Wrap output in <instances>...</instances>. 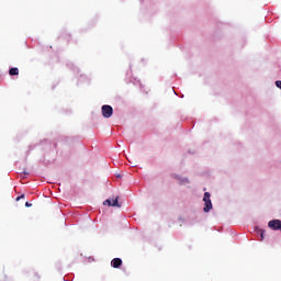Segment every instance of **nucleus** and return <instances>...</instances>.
Instances as JSON below:
<instances>
[{
	"mask_svg": "<svg viewBox=\"0 0 281 281\" xmlns=\"http://www.w3.org/2000/svg\"><path fill=\"white\" fill-rule=\"evenodd\" d=\"M21 199H25V194H22L21 196H18L16 201H21Z\"/></svg>",
	"mask_w": 281,
	"mask_h": 281,
	"instance_id": "nucleus-9",
	"label": "nucleus"
},
{
	"mask_svg": "<svg viewBox=\"0 0 281 281\" xmlns=\"http://www.w3.org/2000/svg\"><path fill=\"white\" fill-rule=\"evenodd\" d=\"M112 207H120V202L117 201V198L112 201Z\"/></svg>",
	"mask_w": 281,
	"mask_h": 281,
	"instance_id": "nucleus-5",
	"label": "nucleus"
},
{
	"mask_svg": "<svg viewBox=\"0 0 281 281\" xmlns=\"http://www.w3.org/2000/svg\"><path fill=\"white\" fill-rule=\"evenodd\" d=\"M210 196H211L210 192L204 193V198H203V201L205 203V206L203 209L204 212H210V210H212V200L210 199Z\"/></svg>",
	"mask_w": 281,
	"mask_h": 281,
	"instance_id": "nucleus-1",
	"label": "nucleus"
},
{
	"mask_svg": "<svg viewBox=\"0 0 281 281\" xmlns=\"http://www.w3.org/2000/svg\"><path fill=\"white\" fill-rule=\"evenodd\" d=\"M184 183H188V179L180 180V186H183Z\"/></svg>",
	"mask_w": 281,
	"mask_h": 281,
	"instance_id": "nucleus-8",
	"label": "nucleus"
},
{
	"mask_svg": "<svg viewBox=\"0 0 281 281\" xmlns=\"http://www.w3.org/2000/svg\"><path fill=\"white\" fill-rule=\"evenodd\" d=\"M101 113L103 117L109 119L111 115H113V106L111 105H102Z\"/></svg>",
	"mask_w": 281,
	"mask_h": 281,
	"instance_id": "nucleus-2",
	"label": "nucleus"
},
{
	"mask_svg": "<svg viewBox=\"0 0 281 281\" xmlns=\"http://www.w3.org/2000/svg\"><path fill=\"white\" fill-rule=\"evenodd\" d=\"M103 205H109L110 207L112 206V202H111V200H105L104 202H103Z\"/></svg>",
	"mask_w": 281,
	"mask_h": 281,
	"instance_id": "nucleus-6",
	"label": "nucleus"
},
{
	"mask_svg": "<svg viewBox=\"0 0 281 281\" xmlns=\"http://www.w3.org/2000/svg\"><path fill=\"white\" fill-rule=\"evenodd\" d=\"M24 175H27V172H24Z\"/></svg>",
	"mask_w": 281,
	"mask_h": 281,
	"instance_id": "nucleus-12",
	"label": "nucleus"
},
{
	"mask_svg": "<svg viewBox=\"0 0 281 281\" xmlns=\"http://www.w3.org/2000/svg\"><path fill=\"white\" fill-rule=\"evenodd\" d=\"M175 179H178V180H179L180 178H179L178 176H175Z\"/></svg>",
	"mask_w": 281,
	"mask_h": 281,
	"instance_id": "nucleus-11",
	"label": "nucleus"
},
{
	"mask_svg": "<svg viewBox=\"0 0 281 281\" xmlns=\"http://www.w3.org/2000/svg\"><path fill=\"white\" fill-rule=\"evenodd\" d=\"M25 207H32V203L26 202V203H25Z\"/></svg>",
	"mask_w": 281,
	"mask_h": 281,
	"instance_id": "nucleus-10",
	"label": "nucleus"
},
{
	"mask_svg": "<svg viewBox=\"0 0 281 281\" xmlns=\"http://www.w3.org/2000/svg\"><path fill=\"white\" fill-rule=\"evenodd\" d=\"M10 76H19V68L14 67L9 70Z\"/></svg>",
	"mask_w": 281,
	"mask_h": 281,
	"instance_id": "nucleus-4",
	"label": "nucleus"
},
{
	"mask_svg": "<svg viewBox=\"0 0 281 281\" xmlns=\"http://www.w3.org/2000/svg\"><path fill=\"white\" fill-rule=\"evenodd\" d=\"M258 233H259L260 236H261V240H265V232H263L262 229H260Z\"/></svg>",
	"mask_w": 281,
	"mask_h": 281,
	"instance_id": "nucleus-7",
	"label": "nucleus"
},
{
	"mask_svg": "<svg viewBox=\"0 0 281 281\" xmlns=\"http://www.w3.org/2000/svg\"><path fill=\"white\" fill-rule=\"evenodd\" d=\"M121 265H122V259L120 258H114L111 261V267H113V269H120Z\"/></svg>",
	"mask_w": 281,
	"mask_h": 281,
	"instance_id": "nucleus-3",
	"label": "nucleus"
}]
</instances>
